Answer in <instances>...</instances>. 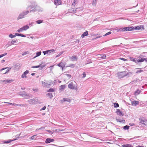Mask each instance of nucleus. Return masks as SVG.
Masks as SVG:
<instances>
[{
    "mask_svg": "<svg viewBox=\"0 0 147 147\" xmlns=\"http://www.w3.org/2000/svg\"><path fill=\"white\" fill-rule=\"evenodd\" d=\"M68 87L71 89H74L76 90H78L77 83L75 81L74 82H71V83L69 84Z\"/></svg>",
    "mask_w": 147,
    "mask_h": 147,
    "instance_id": "nucleus-1",
    "label": "nucleus"
},
{
    "mask_svg": "<svg viewBox=\"0 0 147 147\" xmlns=\"http://www.w3.org/2000/svg\"><path fill=\"white\" fill-rule=\"evenodd\" d=\"M53 83L52 80L47 81L46 80H44L42 82V84L43 86L45 87H49L51 85V84Z\"/></svg>",
    "mask_w": 147,
    "mask_h": 147,
    "instance_id": "nucleus-2",
    "label": "nucleus"
},
{
    "mask_svg": "<svg viewBox=\"0 0 147 147\" xmlns=\"http://www.w3.org/2000/svg\"><path fill=\"white\" fill-rule=\"evenodd\" d=\"M128 74V73L125 71H124L119 72L118 73L117 76L118 77L121 78L126 76Z\"/></svg>",
    "mask_w": 147,
    "mask_h": 147,
    "instance_id": "nucleus-3",
    "label": "nucleus"
},
{
    "mask_svg": "<svg viewBox=\"0 0 147 147\" xmlns=\"http://www.w3.org/2000/svg\"><path fill=\"white\" fill-rule=\"evenodd\" d=\"M134 27L133 26L130 27H125L123 28L120 29V30L122 32H125L133 30H134Z\"/></svg>",
    "mask_w": 147,
    "mask_h": 147,
    "instance_id": "nucleus-4",
    "label": "nucleus"
},
{
    "mask_svg": "<svg viewBox=\"0 0 147 147\" xmlns=\"http://www.w3.org/2000/svg\"><path fill=\"white\" fill-rule=\"evenodd\" d=\"M29 28V26L28 25H26L18 29L17 30V32H22L28 29Z\"/></svg>",
    "mask_w": 147,
    "mask_h": 147,
    "instance_id": "nucleus-5",
    "label": "nucleus"
},
{
    "mask_svg": "<svg viewBox=\"0 0 147 147\" xmlns=\"http://www.w3.org/2000/svg\"><path fill=\"white\" fill-rule=\"evenodd\" d=\"M38 99L36 100L33 99H30L28 100V102H29V103L32 105L37 104L38 102Z\"/></svg>",
    "mask_w": 147,
    "mask_h": 147,
    "instance_id": "nucleus-6",
    "label": "nucleus"
},
{
    "mask_svg": "<svg viewBox=\"0 0 147 147\" xmlns=\"http://www.w3.org/2000/svg\"><path fill=\"white\" fill-rule=\"evenodd\" d=\"M55 50L54 49H52L51 50H48L45 51H43L42 52L44 55L48 54L49 53H51V52H54Z\"/></svg>",
    "mask_w": 147,
    "mask_h": 147,
    "instance_id": "nucleus-7",
    "label": "nucleus"
},
{
    "mask_svg": "<svg viewBox=\"0 0 147 147\" xmlns=\"http://www.w3.org/2000/svg\"><path fill=\"white\" fill-rule=\"evenodd\" d=\"M29 72V71L27 70L24 72L23 74L22 75V78H27V76H26V74H28Z\"/></svg>",
    "mask_w": 147,
    "mask_h": 147,
    "instance_id": "nucleus-8",
    "label": "nucleus"
},
{
    "mask_svg": "<svg viewBox=\"0 0 147 147\" xmlns=\"http://www.w3.org/2000/svg\"><path fill=\"white\" fill-rule=\"evenodd\" d=\"M54 4L56 5H59L61 4L62 2L61 0H54Z\"/></svg>",
    "mask_w": 147,
    "mask_h": 147,
    "instance_id": "nucleus-9",
    "label": "nucleus"
},
{
    "mask_svg": "<svg viewBox=\"0 0 147 147\" xmlns=\"http://www.w3.org/2000/svg\"><path fill=\"white\" fill-rule=\"evenodd\" d=\"M116 113L118 115L120 116H123L124 115L123 113L119 109H117L116 111Z\"/></svg>",
    "mask_w": 147,
    "mask_h": 147,
    "instance_id": "nucleus-10",
    "label": "nucleus"
},
{
    "mask_svg": "<svg viewBox=\"0 0 147 147\" xmlns=\"http://www.w3.org/2000/svg\"><path fill=\"white\" fill-rule=\"evenodd\" d=\"M29 12V11H24L23 13L20 14V18H23V16L24 15H26L28 14Z\"/></svg>",
    "mask_w": 147,
    "mask_h": 147,
    "instance_id": "nucleus-11",
    "label": "nucleus"
},
{
    "mask_svg": "<svg viewBox=\"0 0 147 147\" xmlns=\"http://www.w3.org/2000/svg\"><path fill=\"white\" fill-rule=\"evenodd\" d=\"M142 28L143 30L144 29V27L143 26H139L134 28V29L135 30H139Z\"/></svg>",
    "mask_w": 147,
    "mask_h": 147,
    "instance_id": "nucleus-12",
    "label": "nucleus"
},
{
    "mask_svg": "<svg viewBox=\"0 0 147 147\" xmlns=\"http://www.w3.org/2000/svg\"><path fill=\"white\" fill-rule=\"evenodd\" d=\"M13 81V80L11 79L9 80H3L2 81V82H4L5 84L9 83L12 82Z\"/></svg>",
    "mask_w": 147,
    "mask_h": 147,
    "instance_id": "nucleus-13",
    "label": "nucleus"
},
{
    "mask_svg": "<svg viewBox=\"0 0 147 147\" xmlns=\"http://www.w3.org/2000/svg\"><path fill=\"white\" fill-rule=\"evenodd\" d=\"M54 141V140L53 139H52L51 138H47L46 139L45 141V142L46 143H49L51 142H53Z\"/></svg>",
    "mask_w": 147,
    "mask_h": 147,
    "instance_id": "nucleus-14",
    "label": "nucleus"
},
{
    "mask_svg": "<svg viewBox=\"0 0 147 147\" xmlns=\"http://www.w3.org/2000/svg\"><path fill=\"white\" fill-rule=\"evenodd\" d=\"M140 123L144 124L145 125H147V121L146 120L141 119L140 121Z\"/></svg>",
    "mask_w": 147,
    "mask_h": 147,
    "instance_id": "nucleus-15",
    "label": "nucleus"
},
{
    "mask_svg": "<svg viewBox=\"0 0 147 147\" xmlns=\"http://www.w3.org/2000/svg\"><path fill=\"white\" fill-rule=\"evenodd\" d=\"M131 102L132 105L136 106L139 104V101H132Z\"/></svg>",
    "mask_w": 147,
    "mask_h": 147,
    "instance_id": "nucleus-16",
    "label": "nucleus"
},
{
    "mask_svg": "<svg viewBox=\"0 0 147 147\" xmlns=\"http://www.w3.org/2000/svg\"><path fill=\"white\" fill-rule=\"evenodd\" d=\"M57 65L59 67H61L62 68V69H63V67H64L65 66L64 64L62 62L60 63H59Z\"/></svg>",
    "mask_w": 147,
    "mask_h": 147,
    "instance_id": "nucleus-17",
    "label": "nucleus"
},
{
    "mask_svg": "<svg viewBox=\"0 0 147 147\" xmlns=\"http://www.w3.org/2000/svg\"><path fill=\"white\" fill-rule=\"evenodd\" d=\"M88 31H86L84 32V33L82 34L81 36V37L82 38H84L85 36H88Z\"/></svg>",
    "mask_w": 147,
    "mask_h": 147,
    "instance_id": "nucleus-18",
    "label": "nucleus"
},
{
    "mask_svg": "<svg viewBox=\"0 0 147 147\" xmlns=\"http://www.w3.org/2000/svg\"><path fill=\"white\" fill-rule=\"evenodd\" d=\"M71 60L73 61L77 60V57L76 56H73L70 58Z\"/></svg>",
    "mask_w": 147,
    "mask_h": 147,
    "instance_id": "nucleus-19",
    "label": "nucleus"
},
{
    "mask_svg": "<svg viewBox=\"0 0 147 147\" xmlns=\"http://www.w3.org/2000/svg\"><path fill=\"white\" fill-rule=\"evenodd\" d=\"M145 60H146V59L142 58L139 59L137 61L138 62H141L144 61Z\"/></svg>",
    "mask_w": 147,
    "mask_h": 147,
    "instance_id": "nucleus-20",
    "label": "nucleus"
},
{
    "mask_svg": "<svg viewBox=\"0 0 147 147\" xmlns=\"http://www.w3.org/2000/svg\"><path fill=\"white\" fill-rule=\"evenodd\" d=\"M78 0H74L72 3V5L74 6H75L76 4L78 3Z\"/></svg>",
    "mask_w": 147,
    "mask_h": 147,
    "instance_id": "nucleus-21",
    "label": "nucleus"
},
{
    "mask_svg": "<svg viewBox=\"0 0 147 147\" xmlns=\"http://www.w3.org/2000/svg\"><path fill=\"white\" fill-rule=\"evenodd\" d=\"M129 58L130 59L131 61L134 62L135 63H136L137 61L136 60V59L135 58L131 57H129Z\"/></svg>",
    "mask_w": 147,
    "mask_h": 147,
    "instance_id": "nucleus-22",
    "label": "nucleus"
},
{
    "mask_svg": "<svg viewBox=\"0 0 147 147\" xmlns=\"http://www.w3.org/2000/svg\"><path fill=\"white\" fill-rule=\"evenodd\" d=\"M100 55V58L102 59H105L106 57V55Z\"/></svg>",
    "mask_w": 147,
    "mask_h": 147,
    "instance_id": "nucleus-23",
    "label": "nucleus"
},
{
    "mask_svg": "<svg viewBox=\"0 0 147 147\" xmlns=\"http://www.w3.org/2000/svg\"><path fill=\"white\" fill-rule=\"evenodd\" d=\"M45 66H41V65H39L38 66H34L32 67V68H38L39 67H41L42 68Z\"/></svg>",
    "mask_w": 147,
    "mask_h": 147,
    "instance_id": "nucleus-24",
    "label": "nucleus"
},
{
    "mask_svg": "<svg viewBox=\"0 0 147 147\" xmlns=\"http://www.w3.org/2000/svg\"><path fill=\"white\" fill-rule=\"evenodd\" d=\"M65 87V85H61L59 87V90H62L64 89Z\"/></svg>",
    "mask_w": 147,
    "mask_h": 147,
    "instance_id": "nucleus-25",
    "label": "nucleus"
},
{
    "mask_svg": "<svg viewBox=\"0 0 147 147\" xmlns=\"http://www.w3.org/2000/svg\"><path fill=\"white\" fill-rule=\"evenodd\" d=\"M4 103H7L9 104V105H17V106H21V105H20L19 104H15L13 103V104L12 103L8 102H4Z\"/></svg>",
    "mask_w": 147,
    "mask_h": 147,
    "instance_id": "nucleus-26",
    "label": "nucleus"
},
{
    "mask_svg": "<svg viewBox=\"0 0 147 147\" xmlns=\"http://www.w3.org/2000/svg\"><path fill=\"white\" fill-rule=\"evenodd\" d=\"M141 91L139 90H137L135 92V94L136 95H137L138 94H139L141 92Z\"/></svg>",
    "mask_w": 147,
    "mask_h": 147,
    "instance_id": "nucleus-27",
    "label": "nucleus"
},
{
    "mask_svg": "<svg viewBox=\"0 0 147 147\" xmlns=\"http://www.w3.org/2000/svg\"><path fill=\"white\" fill-rule=\"evenodd\" d=\"M116 120L117 122H120L122 123H124L125 122V120H120V119H116Z\"/></svg>",
    "mask_w": 147,
    "mask_h": 147,
    "instance_id": "nucleus-28",
    "label": "nucleus"
},
{
    "mask_svg": "<svg viewBox=\"0 0 147 147\" xmlns=\"http://www.w3.org/2000/svg\"><path fill=\"white\" fill-rule=\"evenodd\" d=\"M63 100L65 101H68L70 102L71 101V100L69 98H63Z\"/></svg>",
    "mask_w": 147,
    "mask_h": 147,
    "instance_id": "nucleus-29",
    "label": "nucleus"
},
{
    "mask_svg": "<svg viewBox=\"0 0 147 147\" xmlns=\"http://www.w3.org/2000/svg\"><path fill=\"white\" fill-rule=\"evenodd\" d=\"M54 89L53 88H51L47 91V92H53L54 91Z\"/></svg>",
    "mask_w": 147,
    "mask_h": 147,
    "instance_id": "nucleus-30",
    "label": "nucleus"
},
{
    "mask_svg": "<svg viewBox=\"0 0 147 147\" xmlns=\"http://www.w3.org/2000/svg\"><path fill=\"white\" fill-rule=\"evenodd\" d=\"M41 51H39L38 52H37L36 53V56L35 57H36L39 56L40 55H41Z\"/></svg>",
    "mask_w": 147,
    "mask_h": 147,
    "instance_id": "nucleus-31",
    "label": "nucleus"
},
{
    "mask_svg": "<svg viewBox=\"0 0 147 147\" xmlns=\"http://www.w3.org/2000/svg\"><path fill=\"white\" fill-rule=\"evenodd\" d=\"M47 95L49 96L50 98H52L53 95L51 93H48L47 94Z\"/></svg>",
    "mask_w": 147,
    "mask_h": 147,
    "instance_id": "nucleus-32",
    "label": "nucleus"
},
{
    "mask_svg": "<svg viewBox=\"0 0 147 147\" xmlns=\"http://www.w3.org/2000/svg\"><path fill=\"white\" fill-rule=\"evenodd\" d=\"M129 126L126 125V126L123 127V129L125 130L128 129H129Z\"/></svg>",
    "mask_w": 147,
    "mask_h": 147,
    "instance_id": "nucleus-33",
    "label": "nucleus"
},
{
    "mask_svg": "<svg viewBox=\"0 0 147 147\" xmlns=\"http://www.w3.org/2000/svg\"><path fill=\"white\" fill-rule=\"evenodd\" d=\"M16 140V139H14L13 140H7V141H5L4 142V143H6V144L8 143L11 142L12 141L14 140Z\"/></svg>",
    "mask_w": 147,
    "mask_h": 147,
    "instance_id": "nucleus-34",
    "label": "nucleus"
},
{
    "mask_svg": "<svg viewBox=\"0 0 147 147\" xmlns=\"http://www.w3.org/2000/svg\"><path fill=\"white\" fill-rule=\"evenodd\" d=\"M17 41V40H12L11 41V43L12 44V45H13L14 44V43L16 42Z\"/></svg>",
    "mask_w": 147,
    "mask_h": 147,
    "instance_id": "nucleus-35",
    "label": "nucleus"
},
{
    "mask_svg": "<svg viewBox=\"0 0 147 147\" xmlns=\"http://www.w3.org/2000/svg\"><path fill=\"white\" fill-rule=\"evenodd\" d=\"M114 106L115 107H119V105L117 103H115Z\"/></svg>",
    "mask_w": 147,
    "mask_h": 147,
    "instance_id": "nucleus-36",
    "label": "nucleus"
},
{
    "mask_svg": "<svg viewBox=\"0 0 147 147\" xmlns=\"http://www.w3.org/2000/svg\"><path fill=\"white\" fill-rule=\"evenodd\" d=\"M123 146L124 147H132V146L129 144H127L126 145H124Z\"/></svg>",
    "mask_w": 147,
    "mask_h": 147,
    "instance_id": "nucleus-37",
    "label": "nucleus"
},
{
    "mask_svg": "<svg viewBox=\"0 0 147 147\" xmlns=\"http://www.w3.org/2000/svg\"><path fill=\"white\" fill-rule=\"evenodd\" d=\"M65 76L67 77L68 79H70L71 77V76L69 74H67L65 75Z\"/></svg>",
    "mask_w": 147,
    "mask_h": 147,
    "instance_id": "nucleus-38",
    "label": "nucleus"
},
{
    "mask_svg": "<svg viewBox=\"0 0 147 147\" xmlns=\"http://www.w3.org/2000/svg\"><path fill=\"white\" fill-rule=\"evenodd\" d=\"M9 36L11 38H13L15 36L11 34L9 35Z\"/></svg>",
    "mask_w": 147,
    "mask_h": 147,
    "instance_id": "nucleus-39",
    "label": "nucleus"
},
{
    "mask_svg": "<svg viewBox=\"0 0 147 147\" xmlns=\"http://www.w3.org/2000/svg\"><path fill=\"white\" fill-rule=\"evenodd\" d=\"M111 32H107L104 35H103V36H107V35H109L111 34Z\"/></svg>",
    "mask_w": 147,
    "mask_h": 147,
    "instance_id": "nucleus-40",
    "label": "nucleus"
},
{
    "mask_svg": "<svg viewBox=\"0 0 147 147\" xmlns=\"http://www.w3.org/2000/svg\"><path fill=\"white\" fill-rule=\"evenodd\" d=\"M7 55V53H4L3 54L0 55V58L3 57L4 56L6 55Z\"/></svg>",
    "mask_w": 147,
    "mask_h": 147,
    "instance_id": "nucleus-41",
    "label": "nucleus"
},
{
    "mask_svg": "<svg viewBox=\"0 0 147 147\" xmlns=\"http://www.w3.org/2000/svg\"><path fill=\"white\" fill-rule=\"evenodd\" d=\"M143 71V70L142 69H140L138 70L136 72V73H141Z\"/></svg>",
    "mask_w": 147,
    "mask_h": 147,
    "instance_id": "nucleus-42",
    "label": "nucleus"
},
{
    "mask_svg": "<svg viewBox=\"0 0 147 147\" xmlns=\"http://www.w3.org/2000/svg\"><path fill=\"white\" fill-rule=\"evenodd\" d=\"M119 59L123 60L124 61H127V59L123 58H119Z\"/></svg>",
    "mask_w": 147,
    "mask_h": 147,
    "instance_id": "nucleus-43",
    "label": "nucleus"
},
{
    "mask_svg": "<svg viewBox=\"0 0 147 147\" xmlns=\"http://www.w3.org/2000/svg\"><path fill=\"white\" fill-rule=\"evenodd\" d=\"M42 22V20H39L36 21V22L38 24H39L41 23Z\"/></svg>",
    "mask_w": 147,
    "mask_h": 147,
    "instance_id": "nucleus-44",
    "label": "nucleus"
},
{
    "mask_svg": "<svg viewBox=\"0 0 147 147\" xmlns=\"http://www.w3.org/2000/svg\"><path fill=\"white\" fill-rule=\"evenodd\" d=\"M57 130L58 131H64L65 130V129H57Z\"/></svg>",
    "mask_w": 147,
    "mask_h": 147,
    "instance_id": "nucleus-45",
    "label": "nucleus"
},
{
    "mask_svg": "<svg viewBox=\"0 0 147 147\" xmlns=\"http://www.w3.org/2000/svg\"><path fill=\"white\" fill-rule=\"evenodd\" d=\"M82 75H83V77H82L83 78H84L86 77V74L85 72H84L82 74Z\"/></svg>",
    "mask_w": 147,
    "mask_h": 147,
    "instance_id": "nucleus-46",
    "label": "nucleus"
},
{
    "mask_svg": "<svg viewBox=\"0 0 147 147\" xmlns=\"http://www.w3.org/2000/svg\"><path fill=\"white\" fill-rule=\"evenodd\" d=\"M20 36L23 37H26V36L25 35L22 34H20Z\"/></svg>",
    "mask_w": 147,
    "mask_h": 147,
    "instance_id": "nucleus-47",
    "label": "nucleus"
},
{
    "mask_svg": "<svg viewBox=\"0 0 147 147\" xmlns=\"http://www.w3.org/2000/svg\"><path fill=\"white\" fill-rule=\"evenodd\" d=\"M34 136H32L31 138V139H32V140H33L34 139Z\"/></svg>",
    "mask_w": 147,
    "mask_h": 147,
    "instance_id": "nucleus-48",
    "label": "nucleus"
},
{
    "mask_svg": "<svg viewBox=\"0 0 147 147\" xmlns=\"http://www.w3.org/2000/svg\"><path fill=\"white\" fill-rule=\"evenodd\" d=\"M17 36H20V34H18V33H16L15 34Z\"/></svg>",
    "mask_w": 147,
    "mask_h": 147,
    "instance_id": "nucleus-49",
    "label": "nucleus"
},
{
    "mask_svg": "<svg viewBox=\"0 0 147 147\" xmlns=\"http://www.w3.org/2000/svg\"><path fill=\"white\" fill-rule=\"evenodd\" d=\"M46 109V107L45 106L44 107H43L42 109V110H44Z\"/></svg>",
    "mask_w": 147,
    "mask_h": 147,
    "instance_id": "nucleus-50",
    "label": "nucleus"
},
{
    "mask_svg": "<svg viewBox=\"0 0 147 147\" xmlns=\"http://www.w3.org/2000/svg\"><path fill=\"white\" fill-rule=\"evenodd\" d=\"M8 68V67H6V68H3V69H1V70H4V69H7V68Z\"/></svg>",
    "mask_w": 147,
    "mask_h": 147,
    "instance_id": "nucleus-51",
    "label": "nucleus"
},
{
    "mask_svg": "<svg viewBox=\"0 0 147 147\" xmlns=\"http://www.w3.org/2000/svg\"><path fill=\"white\" fill-rule=\"evenodd\" d=\"M61 55V54H59V55H56V57H59V56H60Z\"/></svg>",
    "mask_w": 147,
    "mask_h": 147,
    "instance_id": "nucleus-52",
    "label": "nucleus"
},
{
    "mask_svg": "<svg viewBox=\"0 0 147 147\" xmlns=\"http://www.w3.org/2000/svg\"><path fill=\"white\" fill-rule=\"evenodd\" d=\"M136 147H144L143 146H136Z\"/></svg>",
    "mask_w": 147,
    "mask_h": 147,
    "instance_id": "nucleus-53",
    "label": "nucleus"
},
{
    "mask_svg": "<svg viewBox=\"0 0 147 147\" xmlns=\"http://www.w3.org/2000/svg\"><path fill=\"white\" fill-rule=\"evenodd\" d=\"M9 71V70H8V69L3 74H6L7 72H8Z\"/></svg>",
    "mask_w": 147,
    "mask_h": 147,
    "instance_id": "nucleus-54",
    "label": "nucleus"
},
{
    "mask_svg": "<svg viewBox=\"0 0 147 147\" xmlns=\"http://www.w3.org/2000/svg\"><path fill=\"white\" fill-rule=\"evenodd\" d=\"M5 60H2L1 62H2V63H3V62H5Z\"/></svg>",
    "mask_w": 147,
    "mask_h": 147,
    "instance_id": "nucleus-55",
    "label": "nucleus"
},
{
    "mask_svg": "<svg viewBox=\"0 0 147 147\" xmlns=\"http://www.w3.org/2000/svg\"><path fill=\"white\" fill-rule=\"evenodd\" d=\"M101 36H98V37H97L96 38H100V37H101Z\"/></svg>",
    "mask_w": 147,
    "mask_h": 147,
    "instance_id": "nucleus-56",
    "label": "nucleus"
},
{
    "mask_svg": "<svg viewBox=\"0 0 147 147\" xmlns=\"http://www.w3.org/2000/svg\"><path fill=\"white\" fill-rule=\"evenodd\" d=\"M35 74L34 73H32L31 74V75H32V76H33Z\"/></svg>",
    "mask_w": 147,
    "mask_h": 147,
    "instance_id": "nucleus-57",
    "label": "nucleus"
},
{
    "mask_svg": "<svg viewBox=\"0 0 147 147\" xmlns=\"http://www.w3.org/2000/svg\"><path fill=\"white\" fill-rule=\"evenodd\" d=\"M107 143H108V144H111V143L110 142H107Z\"/></svg>",
    "mask_w": 147,
    "mask_h": 147,
    "instance_id": "nucleus-58",
    "label": "nucleus"
},
{
    "mask_svg": "<svg viewBox=\"0 0 147 147\" xmlns=\"http://www.w3.org/2000/svg\"><path fill=\"white\" fill-rule=\"evenodd\" d=\"M26 54V53H24V54H22V55H25Z\"/></svg>",
    "mask_w": 147,
    "mask_h": 147,
    "instance_id": "nucleus-59",
    "label": "nucleus"
},
{
    "mask_svg": "<svg viewBox=\"0 0 147 147\" xmlns=\"http://www.w3.org/2000/svg\"><path fill=\"white\" fill-rule=\"evenodd\" d=\"M78 9V8L76 9V11H77V9Z\"/></svg>",
    "mask_w": 147,
    "mask_h": 147,
    "instance_id": "nucleus-60",
    "label": "nucleus"
},
{
    "mask_svg": "<svg viewBox=\"0 0 147 147\" xmlns=\"http://www.w3.org/2000/svg\"><path fill=\"white\" fill-rule=\"evenodd\" d=\"M37 90L36 89L35 90Z\"/></svg>",
    "mask_w": 147,
    "mask_h": 147,
    "instance_id": "nucleus-61",
    "label": "nucleus"
},
{
    "mask_svg": "<svg viewBox=\"0 0 147 147\" xmlns=\"http://www.w3.org/2000/svg\"><path fill=\"white\" fill-rule=\"evenodd\" d=\"M101 140V141H103V140Z\"/></svg>",
    "mask_w": 147,
    "mask_h": 147,
    "instance_id": "nucleus-62",
    "label": "nucleus"
}]
</instances>
